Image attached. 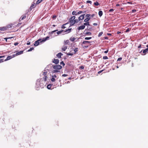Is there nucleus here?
I'll return each instance as SVG.
<instances>
[{"instance_id": "obj_29", "label": "nucleus", "mask_w": 148, "mask_h": 148, "mask_svg": "<svg viewBox=\"0 0 148 148\" xmlns=\"http://www.w3.org/2000/svg\"><path fill=\"white\" fill-rule=\"evenodd\" d=\"M26 17V16L25 15H24L21 18H20V20H22L24 19Z\"/></svg>"}, {"instance_id": "obj_50", "label": "nucleus", "mask_w": 148, "mask_h": 148, "mask_svg": "<svg viewBox=\"0 0 148 148\" xmlns=\"http://www.w3.org/2000/svg\"><path fill=\"white\" fill-rule=\"evenodd\" d=\"M13 37H10V38H4L6 40V41H7V39H9V38H12Z\"/></svg>"}, {"instance_id": "obj_10", "label": "nucleus", "mask_w": 148, "mask_h": 148, "mask_svg": "<svg viewBox=\"0 0 148 148\" xmlns=\"http://www.w3.org/2000/svg\"><path fill=\"white\" fill-rule=\"evenodd\" d=\"M59 60L58 59H54L53 60V62L54 63L56 64H57L59 62Z\"/></svg>"}, {"instance_id": "obj_12", "label": "nucleus", "mask_w": 148, "mask_h": 148, "mask_svg": "<svg viewBox=\"0 0 148 148\" xmlns=\"http://www.w3.org/2000/svg\"><path fill=\"white\" fill-rule=\"evenodd\" d=\"M13 57V55H12V56H8L7 57L6 59L4 60V61H6L7 60H10V59L14 57Z\"/></svg>"}, {"instance_id": "obj_18", "label": "nucleus", "mask_w": 148, "mask_h": 148, "mask_svg": "<svg viewBox=\"0 0 148 148\" xmlns=\"http://www.w3.org/2000/svg\"><path fill=\"white\" fill-rule=\"evenodd\" d=\"M64 30L63 29H61V30L58 31L57 32V35H59L60 34H61L62 33V32L64 31Z\"/></svg>"}, {"instance_id": "obj_17", "label": "nucleus", "mask_w": 148, "mask_h": 148, "mask_svg": "<svg viewBox=\"0 0 148 148\" xmlns=\"http://www.w3.org/2000/svg\"><path fill=\"white\" fill-rule=\"evenodd\" d=\"M62 55V54L61 53H59L57 55V56L59 58H61V56Z\"/></svg>"}, {"instance_id": "obj_8", "label": "nucleus", "mask_w": 148, "mask_h": 148, "mask_svg": "<svg viewBox=\"0 0 148 148\" xmlns=\"http://www.w3.org/2000/svg\"><path fill=\"white\" fill-rule=\"evenodd\" d=\"M49 36H47L45 38H43L42 40V41H41L42 42H44L47 40H48L49 38Z\"/></svg>"}, {"instance_id": "obj_6", "label": "nucleus", "mask_w": 148, "mask_h": 148, "mask_svg": "<svg viewBox=\"0 0 148 148\" xmlns=\"http://www.w3.org/2000/svg\"><path fill=\"white\" fill-rule=\"evenodd\" d=\"M23 51H20L16 53V54H13V57H15L16 56H17L18 55H20V54H22L23 53Z\"/></svg>"}, {"instance_id": "obj_42", "label": "nucleus", "mask_w": 148, "mask_h": 148, "mask_svg": "<svg viewBox=\"0 0 148 148\" xmlns=\"http://www.w3.org/2000/svg\"><path fill=\"white\" fill-rule=\"evenodd\" d=\"M82 13V11H80L79 12H78L77 13V15L78 14H81Z\"/></svg>"}, {"instance_id": "obj_24", "label": "nucleus", "mask_w": 148, "mask_h": 148, "mask_svg": "<svg viewBox=\"0 0 148 148\" xmlns=\"http://www.w3.org/2000/svg\"><path fill=\"white\" fill-rule=\"evenodd\" d=\"M51 85L50 84H49L47 86V88L48 89H51Z\"/></svg>"}, {"instance_id": "obj_19", "label": "nucleus", "mask_w": 148, "mask_h": 148, "mask_svg": "<svg viewBox=\"0 0 148 148\" xmlns=\"http://www.w3.org/2000/svg\"><path fill=\"white\" fill-rule=\"evenodd\" d=\"M75 39H76V38H75L74 37H71L70 38L69 40L73 42L75 40Z\"/></svg>"}, {"instance_id": "obj_53", "label": "nucleus", "mask_w": 148, "mask_h": 148, "mask_svg": "<svg viewBox=\"0 0 148 148\" xmlns=\"http://www.w3.org/2000/svg\"><path fill=\"white\" fill-rule=\"evenodd\" d=\"M136 11V10H135V9H134L132 10V12L133 13H134Z\"/></svg>"}, {"instance_id": "obj_61", "label": "nucleus", "mask_w": 148, "mask_h": 148, "mask_svg": "<svg viewBox=\"0 0 148 148\" xmlns=\"http://www.w3.org/2000/svg\"><path fill=\"white\" fill-rule=\"evenodd\" d=\"M121 33V32H119V31H118V32H117V34H119L120 33Z\"/></svg>"}, {"instance_id": "obj_14", "label": "nucleus", "mask_w": 148, "mask_h": 148, "mask_svg": "<svg viewBox=\"0 0 148 148\" xmlns=\"http://www.w3.org/2000/svg\"><path fill=\"white\" fill-rule=\"evenodd\" d=\"M67 49V47L65 45H64L62 47V50L63 51H65Z\"/></svg>"}, {"instance_id": "obj_35", "label": "nucleus", "mask_w": 148, "mask_h": 148, "mask_svg": "<svg viewBox=\"0 0 148 148\" xmlns=\"http://www.w3.org/2000/svg\"><path fill=\"white\" fill-rule=\"evenodd\" d=\"M78 48H76L74 49L75 53L78 51Z\"/></svg>"}, {"instance_id": "obj_33", "label": "nucleus", "mask_w": 148, "mask_h": 148, "mask_svg": "<svg viewBox=\"0 0 148 148\" xmlns=\"http://www.w3.org/2000/svg\"><path fill=\"white\" fill-rule=\"evenodd\" d=\"M92 38L91 37H85V39L86 40H89L91 39Z\"/></svg>"}, {"instance_id": "obj_52", "label": "nucleus", "mask_w": 148, "mask_h": 148, "mask_svg": "<svg viewBox=\"0 0 148 148\" xmlns=\"http://www.w3.org/2000/svg\"><path fill=\"white\" fill-rule=\"evenodd\" d=\"M67 76V75L66 74H64L62 75V76L63 77H66Z\"/></svg>"}, {"instance_id": "obj_43", "label": "nucleus", "mask_w": 148, "mask_h": 148, "mask_svg": "<svg viewBox=\"0 0 148 148\" xmlns=\"http://www.w3.org/2000/svg\"><path fill=\"white\" fill-rule=\"evenodd\" d=\"M67 55H68L72 56L73 55V53H67Z\"/></svg>"}, {"instance_id": "obj_39", "label": "nucleus", "mask_w": 148, "mask_h": 148, "mask_svg": "<svg viewBox=\"0 0 148 148\" xmlns=\"http://www.w3.org/2000/svg\"><path fill=\"white\" fill-rule=\"evenodd\" d=\"M60 64L61 65H62L63 66H64L65 65V64H64V63L63 62V61H62L60 63Z\"/></svg>"}, {"instance_id": "obj_27", "label": "nucleus", "mask_w": 148, "mask_h": 148, "mask_svg": "<svg viewBox=\"0 0 148 148\" xmlns=\"http://www.w3.org/2000/svg\"><path fill=\"white\" fill-rule=\"evenodd\" d=\"M58 31V30L57 29V30H56L52 31L50 32V34H53L56 31Z\"/></svg>"}, {"instance_id": "obj_31", "label": "nucleus", "mask_w": 148, "mask_h": 148, "mask_svg": "<svg viewBox=\"0 0 148 148\" xmlns=\"http://www.w3.org/2000/svg\"><path fill=\"white\" fill-rule=\"evenodd\" d=\"M94 4L96 6H98L99 5L98 2L96 1L94 3Z\"/></svg>"}, {"instance_id": "obj_44", "label": "nucleus", "mask_w": 148, "mask_h": 148, "mask_svg": "<svg viewBox=\"0 0 148 148\" xmlns=\"http://www.w3.org/2000/svg\"><path fill=\"white\" fill-rule=\"evenodd\" d=\"M56 15H53L52 16V18L54 19H55L56 18Z\"/></svg>"}, {"instance_id": "obj_41", "label": "nucleus", "mask_w": 148, "mask_h": 148, "mask_svg": "<svg viewBox=\"0 0 148 148\" xmlns=\"http://www.w3.org/2000/svg\"><path fill=\"white\" fill-rule=\"evenodd\" d=\"M108 58V57L107 56H103V59H106Z\"/></svg>"}, {"instance_id": "obj_51", "label": "nucleus", "mask_w": 148, "mask_h": 148, "mask_svg": "<svg viewBox=\"0 0 148 148\" xmlns=\"http://www.w3.org/2000/svg\"><path fill=\"white\" fill-rule=\"evenodd\" d=\"M27 45H29L30 44V42L29 41H27Z\"/></svg>"}, {"instance_id": "obj_55", "label": "nucleus", "mask_w": 148, "mask_h": 148, "mask_svg": "<svg viewBox=\"0 0 148 148\" xmlns=\"http://www.w3.org/2000/svg\"><path fill=\"white\" fill-rule=\"evenodd\" d=\"M130 29H129V28H128V29H127L126 30V32H129V31H130Z\"/></svg>"}, {"instance_id": "obj_22", "label": "nucleus", "mask_w": 148, "mask_h": 148, "mask_svg": "<svg viewBox=\"0 0 148 148\" xmlns=\"http://www.w3.org/2000/svg\"><path fill=\"white\" fill-rule=\"evenodd\" d=\"M90 18H87L85 19L84 21L85 22H88V21L90 20Z\"/></svg>"}, {"instance_id": "obj_2", "label": "nucleus", "mask_w": 148, "mask_h": 148, "mask_svg": "<svg viewBox=\"0 0 148 148\" xmlns=\"http://www.w3.org/2000/svg\"><path fill=\"white\" fill-rule=\"evenodd\" d=\"M53 67L54 69H61L62 67L60 65H53L51 64H49L47 66V67Z\"/></svg>"}, {"instance_id": "obj_23", "label": "nucleus", "mask_w": 148, "mask_h": 148, "mask_svg": "<svg viewBox=\"0 0 148 148\" xmlns=\"http://www.w3.org/2000/svg\"><path fill=\"white\" fill-rule=\"evenodd\" d=\"M72 14L73 15H77V13H76V12L75 11H73L72 12Z\"/></svg>"}, {"instance_id": "obj_26", "label": "nucleus", "mask_w": 148, "mask_h": 148, "mask_svg": "<svg viewBox=\"0 0 148 148\" xmlns=\"http://www.w3.org/2000/svg\"><path fill=\"white\" fill-rule=\"evenodd\" d=\"M67 24V23H65V24H63L62 25V27H61L62 28V29L65 28L66 27L65 26V25H66Z\"/></svg>"}, {"instance_id": "obj_63", "label": "nucleus", "mask_w": 148, "mask_h": 148, "mask_svg": "<svg viewBox=\"0 0 148 148\" xmlns=\"http://www.w3.org/2000/svg\"><path fill=\"white\" fill-rule=\"evenodd\" d=\"M141 47V45H140L138 47L139 48H140Z\"/></svg>"}, {"instance_id": "obj_40", "label": "nucleus", "mask_w": 148, "mask_h": 148, "mask_svg": "<svg viewBox=\"0 0 148 148\" xmlns=\"http://www.w3.org/2000/svg\"><path fill=\"white\" fill-rule=\"evenodd\" d=\"M5 29V27H2L0 28V30L1 31H4Z\"/></svg>"}, {"instance_id": "obj_13", "label": "nucleus", "mask_w": 148, "mask_h": 148, "mask_svg": "<svg viewBox=\"0 0 148 148\" xmlns=\"http://www.w3.org/2000/svg\"><path fill=\"white\" fill-rule=\"evenodd\" d=\"M60 72V71L57 69H55L51 72L52 74H54L55 73Z\"/></svg>"}, {"instance_id": "obj_4", "label": "nucleus", "mask_w": 148, "mask_h": 148, "mask_svg": "<svg viewBox=\"0 0 148 148\" xmlns=\"http://www.w3.org/2000/svg\"><path fill=\"white\" fill-rule=\"evenodd\" d=\"M41 41L42 39H39L35 42V43L34 44V45L36 46H37L39 45L40 42H42Z\"/></svg>"}, {"instance_id": "obj_36", "label": "nucleus", "mask_w": 148, "mask_h": 148, "mask_svg": "<svg viewBox=\"0 0 148 148\" xmlns=\"http://www.w3.org/2000/svg\"><path fill=\"white\" fill-rule=\"evenodd\" d=\"M91 34V33L90 32H89L86 33V34L88 35H90Z\"/></svg>"}, {"instance_id": "obj_59", "label": "nucleus", "mask_w": 148, "mask_h": 148, "mask_svg": "<svg viewBox=\"0 0 148 148\" xmlns=\"http://www.w3.org/2000/svg\"><path fill=\"white\" fill-rule=\"evenodd\" d=\"M119 5H120L119 4H117L116 5V6H119Z\"/></svg>"}, {"instance_id": "obj_56", "label": "nucleus", "mask_w": 148, "mask_h": 148, "mask_svg": "<svg viewBox=\"0 0 148 148\" xmlns=\"http://www.w3.org/2000/svg\"><path fill=\"white\" fill-rule=\"evenodd\" d=\"M108 50L107 51H104V53H107L108 52Z\"/></svg>"}, {"instance_id": "obj_58", "label": "nucleus", "mask_w": 148, "mask_h": 148, "mask_svg": "<svg viewBox=\"0 0 148 148\" xmlns=\"http://www.w3.org/2000/svg\"><path fill=\"white\" fill-rule=\"evenodd\" d=\"M80 68L82 69H84V67L83 66H81L80 67Z\"/></svg>"}, {"instance_id": "obj_64", "label": "nucleus", "mask_w": 148, "mask_h": 148, "mask_svg": "<svg viewBox=\"0 0 148 148\" xmlns=\"http://www.w3.org/2000/svg\"><path fill=\"white\" fill-rule=\"evenodd\" d=\"M56 26V25H52V26L53 27H55V26Z\"/></svg>"}, {"instance_id": "obj_47", "label": "nucleus", "mask_w": 148, "mask_h": 148, "mask_svg": "<svg viewBox=\"0 0 148 148\" xmlns=\"http://www.w3.org/2000/svg\"><path fill=\"white\" fill-rule=\"evenodd\" d=\"M103 34V33L102 32H100V33L99 34V36H101Z\"/></svg>"}, {"instance_id": "obj_7", "label": "nucleus", "mask_w": 148, "mask_h": 148, "mask_svg": "<svg viewBox=\"0 0 148 148\" xmlns=\"http://www.w3.org/2000/svg\"><path fill=\"white\" fill-rule=\"evenodd\" d=\"M85 15V14H84L83 15H81L80 16H79L78 18V20L80 21L81 20H82L84 19V16Z\"/></svg>"}, {"instance_id": "obj_16", "label": "nucleus", "mask_w": 148, "mask_h": 148, "mask_svg": "<svg viewBox=\"0 0 148 148\" xmlns=\"http://www.w3.org/2000/svg\"><path fill=\"white\" fill-rule=\"evenodd\" d=\"M71 28L69 29H68L64 31V32H66V34H67L70 33L71 32Z\"/></svg>"}, {"instance_id": "obj_57", "label": "nucleus", "mask_w": 148, "mask_h": 148, "mask_svg": "<svg viewBox=\"0 0 148 148\" xmlns=\"http://www.w3.org/2000/svg\"><path fill=\"white\" fill-rule=\"evenodd\" d=\"M93 25H97V23H94L93 24Z\"/></svg>"}, {"instance_id": "obj_21", "label": "nucleus", "mask_w": 148, "mask_h": 148, "mask_svg": "<svg viewBox=\"0 0 148 148\" xmlns=\"http://www.w3.org/2000/svg\"><path fill=\"white\" fill-rule=\"evenodd\" d=\"M90 42L88 41H84L82 43V44H89Z\"/></svg>"}, {"instance_id": "obj_34", "label": "nucleus", "mask_w": 148, "mask_h": 148, "mask_svg": "<svg viewBox=\"0 0 148 148\" xmlns=\"http://www.w3.org/2000/svg\"><path fill=\"white\" fill-rule=\"evenodd\" d=\"M34 49V48H33V47L30 48V49L28 50V51L29 52V51H31L33 50Z\"/></svg>"}, {"instance_id": "obj_5", "label": "nucleus", "mask_w": 148, "mask_h": 148, "mask_svg": "<svg viewBox=\"0 0 148 148\" xmlns=\"http://www.w3.org/2000/svg\"><path fill=\"white\" fill-rule=\"evenodd\" d=\"M75 16H73L71 17L69 19V22L70 23L71 25L72 23L73 22L74 20L75 19Z\"/></svg>"}, {"instance_id": "obj_54", "label": "nucleus", "mask_w": 148, "mask_h": 148, "mask_svg": "<svg viewBox=\"0 0 148 148\" xmlns=\"http://www.w3.org/2000/svg\"><path fill=\"white\" fill-rule=\"evenodd\" d=\"M103 71V70H101L98 72V73L99 74L101 73V72H102Z\"/></svg>"}, {"instance_id": "obj_48", "label": "nucleus", "mask_w": 148, "mask_h": 148, "mask_svg": "<svg viewBox=\"0 0 148 148\" xmlns=\"http://www.w3.org/2000/svg\"><path fill=\"white\" fill-rule=\"evenodd\" d=\"M3 59H0V63L3 62Z\"/></svg>"}, {"instance_id": "obj_38", "label": "nucleus", "mask_w": 148, "mask_h": 148, "mask_svg": "<svg viewBox=\"0 0 148 148\" xmlns=\"http://www.w3.org/2000/svg\"><path fill=\"white\" fill-rule=\"evenodd\" d=\"M90 14H87L86 15V17L87 18H89V17L90 16Z\"/></svg>"}, {"instance_id": "obj_20", "label": "nucleus", "mask_w": 148, "mask_h": 148, "mask_svg": "<svg viewBox=\"0 0 148 148\" xmlns=\"http://www.w3.org/2000/svg\"><path fill=\"white\" fill-rule=\"evenodd\" d=\"M100 17H101L103 15V12L102 11H99L98 13Z\"/></svg>"}, {"instance_id": "obj_11", "label": "nucleus", "mask_w": 148, "mask_h": 148, "mask_svg": "<svg viewBox=\"0 0 148 148\" xmlns=\"http://www.w3.org/2000/svg\"><path fill=\"white\" fill-rule=\"evenodd\" d=\"M85 27V26H84V25L80 26L79 27H78V30L83 29H84Z\"/></svg>"}, {"instance_id": "obj_32", "label": "nucleus", "mask_w": 148, "mask_h": 148, "mask_svg": "<svg viewBox=\"0 0 148 148\" xmlns=\"http://www.w3.org/2000/svg\"><path fill=\"white\" fill-rule=\"evenodd\" d=\"M35 7V3H33L32 4L31 6V8H34V7Z\"/></svg>"}, {"instance_id": "obj_3", "label": "nucleus", "mask_w": 148, "mask_h": 148, "mask_svg": "<svg viewBox=\"0 0 148 148\" xmlns=\"http://www.w3.org/2000/svg\"><path fill=\"white\" fill-rule=\"evenodd\" d=\"M57 74H51V76L52 78L51 79V81L52 82H54L56 80V78H58V76L57 75Z\"/></svg>"}, {"instance_id": "obj_9", "label": "nucleus", "mask_w": 148, "mask_h": 148, "mask_svg": "<svg viewBox=\"0 0 148 148\" xmlns=\"http://www.w3.org/2000/svg\"><path fill=\"white\" fill-rule=\"evenodd\" d=\"M79 21L78 20V19H75L74 20L73 22L72 23V24L71 25H73L75 23H77Z\"/></svg>"}, {"instance_id": "obj_37", "label": "nucleus", "mask_w": 148, "mask_h": 148, "mask_svg": "<svg viewBox=\"0 0 148 148\" xmlns=\"http://www.w3.org/2000/svg\"><path fill=\"white\" fill-rule=\"evenodd\" d=\"M86 3H90L91 4H92V2L90 1H86Z\"/></svg>"}, {"instance_id": "obj_1", "label": "nucleus", "mask_w": 148, "mask_h": 148, "mask_svg": "<svg viewBox=\"0 0 148 148\" xmlns=\"http://www.w3.org/2000/svg\"><path fill=\"white\" fill-rule=\"evenodd\" d=\"M48 73L47 71H44L42 75V78L41 79H38L36 80L35 86V88L36 90H39L40 88H43V80H44L45 82L47 80V79H48Z\"/></svg>"}, {"instance_id": "obj_46", "label": "nucleus", "mask_w": 148, "mask_h": 148, "mask_svg": "<svg viewBox=\"0 0 148 148\" xmlns=\"http://www.w3.org/2000/svg\"><path fill=\"white\" fill-rule=\"evenodd\" d=\"M122 58H118V60H117V61H120L121 60H122Z\"/></svg>"}, {"instance_id": "obj_30", "label": "nucleus", "mask_w": 148, "mask_h": 148, "mask_svg": "<svg viewBox=\"0 0 148 148\" xmlns=\"http://www.w3.org/2000/svg\"><path fill=\"white\" fill-rule=\"evenodd\" d=\"M42 0H38L36 2V4H38L40 3Z\"/></svg>"}, {"instance_id": "obj_49", "label": "nucleus", "mask_w": 148, "mask_h": 148, "mask_svg": "<svg viewBox=\"0 0 148 148\" xmlns=\"http://www.w3.org/2000/svg\"><path fill=\"white\" fill-rule=\"evenodd\" d=\"M18 44V42H16L14 43V45L15 46H16Z\"/></svg>"}, {"instance_id": "obj_15", "label": "nucleus", "mask_w": 148, "mask_h": 148, "mask_svg": "<svg viewBox=\"0 0 148 148\" xmlns=\"http://www.w3.org/2000/svg\"><path fill=\"white\" fill-rule=\"evenodd\" d=\"M148 51V48H147L145 50H144L143 51V55H145L146 52Z\"/></svg>"}, {"instance_id": "obj_62", "label": "nucleus", "mask_w": 148, "mask_h": 148, "mask_svg": "<svg viewBox=\"0 0 148 148\" xmlns=\"http://www.w3.org/2000/svg\"><path fill=\"white\" fill-rule=\"evenodd\" d=\"M95 16V14H93L92 15H91V16L92 17H93L94 16Z\"/></svg>"}, {"instance_id": "obj_45", "label": "nucleus", "mask_w": 148, "mask_h": 148, "mask_svg": "<svg viewBox=\"0 0 148 148\" xmlns=\"http://www.w3.org/2000/svg\"><path fill=\"white\" fill-rule=\"evenodd\" d=\"M114 10L113 9H110L109 10V12H112Z\"/></svg>"}, {"instance_id": "obj_60", "label": "nucleus", "mask_w": 148, "mask_h": 148, "mask_svg": "<svg viewBox=\"0 0 148 148\" xmlns=\"http://www.w3.org/2000/svg\"><path fill=\"white\" fill-rule=\"evenodd\" d=\"M4 57V56H0V58H2L3 57Z\"/></svg>"}, {"instance_id": "obj_25", "label": "nucleus", "mask_w": 148, "mask_h": 148, "mask_svg": "<svg viewBox=\"0 0 148 148\" xmlns=\"http://www.w3.org/2000/svg\"><path fill=\"white\" fill-rule=\"evenodd\" d=\"M69 43V40H67L64 41V44H68Z\"/></svg>"}, {"instance_id": "obj_28", "label": "nucleus", "mask_w": 148, "mask_h": 148, "mask_svg": "<svg viewBox=\"0 0 148 148\" xmlns=\"http://www.w3.org/2000/svg\"><path fill=\"white\" fill-rule=\"evenodd\" d=\"M84 25H89V22H86L85 23H84Z\"/></svg>"}]
</instances>
